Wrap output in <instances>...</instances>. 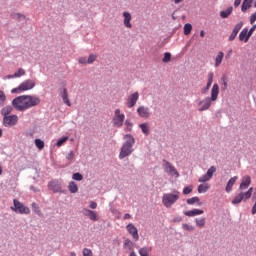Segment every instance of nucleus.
Wrapping results in <instances>:
<instances>
[{
	"label": "nucleus",
	"mask_w": 256,
	"mask_h": 256,
	"mask_svg": "<svg viewBox=\"0 0 256 256\" xmlns=\"http://www.w3.org/2000/svg\"><path fill=\"white\" fill-rule=\"evenodd\" d=\"M41 104V98L39 96L33 95H22L13 99L12 107L16 109V111H27V109H31L33 107H37V105Z\"/></svg>",
	"instance_id": "obj_1"
},
{
	"label": "nucleus",
	"mask_w": 256,
	"mask_h": 256,
	"mask_svg": "<svg viewBox=\"0 0 256 256\" xmlns=\"http://www.w3.org/2000/svg\"><path fill=\"white\" fill-rule=\"evenodd\" d=\"M219 97V85L214 84L211 90V97H206L203 100L198 102V105L200 106L198 108V111H207L211 107L212 101H217V98Z\"/></svg>",
	"instance_id": "obj_2"
},
{
	"label": "nucleus",
	"mask_w": 256,
	"mask_h": 256,
	"mask_svg": "<svg viewBox=\"0 0 256 256\" xmlns=\"http://www.w3.org/2000/svg\"><path fill=\"white\" fill-rule=\"evenodd\" d=\"M125 143L122 145L120 150L119 159H125L133 153V145H135V138L131 134H126L124 136Z\"/></svg>",
	"instance_id": "obj_3"
},
{
	"label": "nucleus",
	"mask_w": 256,
	"mask_h": 256,
	"mask_svg": "<svg viewBox=\"0 0 256 256\" xmlns=\"http://www.w3.org/2000/svg\"><path fill=\"white\" fill-rule=\"evenodd\" d=\"M177 201H179V191H176L174 194L166 193L162 196V203L164 207H167L168 209L175 205Z\"/></svg>",
	"instance_id": "obj_4"
},
{
	"label": "nucleus",
	"mask_w": 256,
	"mask_h": 256,
	"mask_svg": "<svg viewBox=\"0 0 256 256\" xmlns=\"http://www.w3.org/2000/svg\"><path fill=\"white\" fill-rule=\"evenodd\" d=\"M252 195L253 187H250L247 192H240L238 195H236L232 200V205H239L241 201H247L251 199Z\"/></svg>",
	"instance_id": "obj_5"
},
{
	"label": "nucleus",
	"mask_w": 256,
	"mask_h": 256,
	"mask_svg": "<svg viewBox=\"0 0 256 256\" xmlns=\"http://www.w3.org/2000/svg\"><path fill=\"white\" fill-rule=\"evenodd\" d=\"M13 203L14 206L11 207V210L14 211L15 213H20V215H29L31 213L29 207L25 206L19 200L14 199Z\"/></svg>",
	"instance_id": "obj_6"
},
{
	"label": "nucleus",
	"mask_w": 256,
	"mask_h": 256,
	"mask_svg": "<svg viewBox=\"0 0 256 256\" xmlns=\"http://www.w3.org/2000/svg\"><path fill=\"white\" fill-rule=\"evenodd\" d=\"M35 87V81L28 79L22 82L17 88L11 90V93H23V91H30Z\"/></svg>",
	"instance_id": "obj_7"
},
{
	"label": "nucleus",
	"mask_w": 256,
	"mask_h": 256,
	"mask_svg": "<svg viewBox=\"0 0 256 256\" xmlns=\"http://www.w3.org/2000/svg\"><path fill=\"white\" fill-rule=\"evenodd\" d=\"M112 123L114 127H117V128L123 127V123H125V114L121 113V109L117 108L114 111Z\"/></svg>",
	"instance_id": "obj_8"
},
{
	"label": "nucleus",
	"mask_w": 256,
	"mask_h": 256,
	"mask_svg": "<svg viewBox=\"0 0 256 256\" xmlns=\"http://www.w3.org/2000/svg\"><path fill=\"white\" fill-rule=\"evenodd\" d=\"M19 121V117L17 115H9L3 118L4 127H15Z\"/></svg>",
	"instance_id": "obj_9"
},
{
	"label": "nucleus",
	"mask_w": 256,
	"mask_h": 256,
	"mask_svg": "<svg viewBox=\"0 0 256 256\" xmlns=\"http://www.w3.org/2000/svg\"><path fill=\"white\" fill-rule=\"evenodd\" d=\"M163 167H164V171H166V173H168V175H172L174 177H179V172L177 171V169L175 168V166H173L169 161L167 160H163Z\"/></svg>",
	"instance_id": "obj_10"
},
{
	"label": "nucleus",
	"mask_w": 256,
	"mask_h": 256,
	"mask_svg": "<svg viewBox=\"0 0 256 256\" xmlns=\"http://www.w3.org/2000/svg\"><path fill=\"white\" fill-rule=\"evenodd\" d=\"M137 101H139V92L130 94L126 101V107H128V109H132V107L137 105Z\"/></svg>",
	"instance_id": "obj_11"
},
{
	"label": "nucleus",
	"mask_w": 256,
	"mask_h": 256,
	"mask_svg": "<svg viewBox=\"0 0 256 256\" xmlns=\"http://www.w3.org/2000/svg\"><path fill=\"white\" fill-rule=\"evenodd\" d=\"M137 113L142 119H149L151 117V111L147 106H139L137 108Z\"/></svg>",
	"instance_id": "obj_12"
},
{
	"label": "nucleus",
	"mask_w": 256,
	"mask_h": 256,
	"mask_svg": "<svg viewBox=\"0 0 256 256\" xmlns=\"http://www.w3.org/2000/svg\"><path fill=\"white\" fill-rule=\"evenodd\" d=\"M126 229L128 233L132 235L134 241H139V231L137 230V227H135V225L130 223L126 226Z\"/></svg>",
	"instance_id": "obj_13"
},
{
	"label": "nucleus",
	"mask_w": 256,
	"mask_h": 256,
	"mask_svg": "<svg viewBox=\"0 0 256 256\" xmlns=\"http://www.w3.org/2000/svg\"><path fill=\"white\" fill-rule=\"evenodd\" d=\"M48 188L53 191V193L61 192V181L52 180L48 183Z\"/></svg>",
	"instance_id": "obj_14"
},
{
	"label": "nucleus",
	"mask_w": 256,
	"mask_h": 256,
	"mask_svg": "<svg viewBox=\"0 0 256 256\" xmlns=\"http://www.w3.org/2000/svg\"><path fill=\"white\" fill-rule=\"evenodd\" d=\"M82 213L85 217H89L91 221H99V216L97 215V212L93 210L84 208Z\"/></svg>",
	"instance_id": "obj_15"
},
{
	"label": "nucleus",
	"mask_w": 256,
	"mask_h": 256,
	"mask_svg": "<svg viewBox=\"0 0 256 256\" xmlns=\"http://www.w3.org/2000/svg\"><path fill=\"white\" fill-rule=\"evenodd\" d=\"M249 185H251V176H248V175L244 176L239 186L240 191H243L244 189H248Z\"/></svg>",
	"instance_id": "obj_16"
},
{
	"label": "nucleus",
	"mask_w": 256,
	"mask_h": 256,
	"mask_svg": "<svg viewBox=\"0 0 256 256\" xmlns=\"http://www.w3.org/2000/svg\"><path fill=\"white\" fill-rule=\"evenodd\" d=\"M123 17H124V27H126L127 29H132L133 28V24H131V13L129 12H123Z\"/></svg>",
	"instance_id": "obj_17"
},
{
	"label": "nucleus",
	"mask_w": 256,
	"mask_h": 256,
	"mask_svg": "<svg viewBox=\"0 0 256 256\" xmlns=\"http://www.w3.org/2000/svg\"><path fill=\"white\" fill-rule=\"evenodd\" d=\"M238 179H239V177H237V176H234L229 179V181L227 182L226 188H225L226 193H231V191H233V185H235V183L237 182Z\"/></svg>",
	"instance_id": "obj_18"
},
{
	"label": "nucleus",
	"mask_w": 256,
	"mask_h": 256,
	"mask_svg": "<svg viewBox=\"0 0 256 256\" xmlns=\"http://www.w3.org/2000/svg\"><path fill=\"white\" fill-rule=\"evenodd\" d=\"M250 37L251 36H249V29L244 28L239 34V41H244V43H247Z\"/></svg>",
	"instance_id": "obj_19"
},
{
	"label": "nucleus",
	"mask_w": 256,
	"mask_h": 256,
	"mask_svg": "<svg viewBox=\"0 0 256 256\" xmlns=\"http://www.w3.org/2000/svg\"><path fill=\"white\" fill-rule=\"evenodd\" d=\"M203 213H205V211L199 210V209H193V210L184 212V215H186V217H195L197 215H203Z\"/></svg>",
	"instance_id": "obj_20"
},
{
	"label": "nucleus",
	"mask_w": 256,
	"mask_h": 256,
	"mask_svg": "<svg viewBox=\"0 0 256 256\" xmlns=\"http://www.w3.org/2000/svg\"><path fill=\"white\" fill-rule=\"evenodd\" d=\"M151 251H153V248H151V246H145L141 248L138 253L140 256H151Z\"/></svg>",
	"instance_id": "obj_21"
},
{
	"label": "nucleus",
	"mask_w": 256,
	"mask_h": 256,
	"mask_svg": "<svg viewBox=\"0 0 256 256\" xmlns=\"http://www.w3.org/2000/svg\"><path fill=\"white\" fill-rule=\"evenodd\" d=\"M225 57V53L222 51L218 52L216 58H215V67H219L221 63H223V58Z\"/></svg>",
	"instance_id": "obj_22"
},
{
	"label": "nucleus",
	"mask_w": 256,
	"mask_h": 256,
	"mask_svg": "<svg viewBox=\"0 0 256 256\" xmlns=\"http://www.w3.org/2000/svg\"><path fill=\"white\" fill-rule=\"evenodd\" d=\"M62 99L65 105H67L68 107H71V101H69V94L67 93V88L63 89Z\"/></svg>",
	"instance_id": "obj_23"
},
{
	"label": "nucleus",
	"mask_w": 256,
	"mask_h": 256,
	"mask_svg": "<svg viewBox=\"0 0 256 256\" xmlns=\"http://www.w3.org/2000/svg\"><path fill=\"white\" fill-rule=\"evenodd\" d=\"M11 113H13V106H5L1 110V114L3 115V117H9Z\"/></svg>",
	"instance_id": "obj_24"
},
{
	"label": "nucleus",
	"mask_w": 256,
	"mask_h": 256,
	"mask_svg": "<svg viewBox=\"0 0 256 256\" xmlns=\"http://www.w3.org/2000/svg\"><path fill=\"white\" fill-rule=\"evenodd\" d=\"M23 75H25V70L23 68H19L13 75H8L6 77L7 79H14V77H23Z\"/></svg>",
	"instance_id": "obj_25"
},
{
	"label": "nucleus",
	"mask_w": 256,
	"mask_h": 256,
	"mask_svg": "<svg viewBox=\"0 0 256 256\" xmlns=\"http://www.w3.org/2000/svg\"><path fill=\"white\" fill-rule=\"evenodd\" d=\"M253 3V0H244L242 3L241 11L245 13L247 9H251V4Z\"/></svg>",
	"instance_id": "obj_26"
},
{
	"label": "nucleus",
	"mask_w": 256,
	"mask_h": 256,
	"mask_svg": "<svg viewBox=\"0 0 256 256\" xmlns=\"http://www.w3.org/2000/svg\"><path fill=\"white\" fill-rule=\"evenodd\" d=\"M211 189V186L209 184H200L198 186V193H207Z\"/></svg>",
	"instance_id": "obj_27"
},
{
	"label": "nucleus",
	"mask_w": 256,
	"mask_h": 256,
	"mask_svg": "<svg viewBox=\"0 0 256 256\" xmlns=\"http://www.w3.org/2000/svg\"><path fill=\"white\" fill-rule=\"evenodd\" d=\"M231 13H233V7H229L227 10L221 11L220 17H222V19H227Z\"/></svg>",
	"instance_id": "obj_28"
},
{
	"label": "nucleus",
	"mask_w": 256,
	"mask_h": 256,
	"mask_svg": "<svg viewBox=\"0 0 256 256\" xmlns=\"http://www.w3.org/2000/svg\"><path fill=\"white\" fill-rule=\"evenodd\" d=\"M214 76H215V74H213V72H210L208 74V82H207L205 91H209V89H211V85H213V77Z\"/></svg>",
	"instance_id": "obj_29"
},
{
	"label": "nucleus",
	"mask_w": 256,
	"mask_h": 256,
	"mask_svg": "<svg viewBox=\"0 0 256 256\" xmlns=\"http://www.w3.org/2000/svg\"><path fill=\"white\" fill-rule=\"evenodd\" d=\"M214 76H215V74H213V72H210L208 74V82H207L205 91H209V89H211V85H213V77Z\"/></svg>",
	"instance_id": "obj_30"
},
{
	"label": "nucleus",
	"mask_w": 256,
	"mask_h": 256,
	"mask_svg": "<svg viewBox=\"0 0 256 256\" xmlns=\"http://www.w3.org/2000/svg\"><path fill=\"white\" fill-rule=\"evenodd\" d=\"M139 127L142 130V133H144V135H149V133H150L149 123L140 124Z\"/></svg>",
	"instance_id": "obj_31"
},
{
	"label": "nucleus",
	"mask_w": 256,
	"mask_h": 256,
	"mask_svg": "<svg viewBox=\"0 0 256 256\" xmlns=\"http://www.w3.org/2000/svg\"><path fill=\"white\" fill-rule=\"evenodd\" d=\"M68 189L70 193H77V191H79V187H77V184L75 182H70Z\"/></svg>",
	"instance_id": "obj_32"
},
{
	"label": "nucleus",
	"mask_w": 256,
	"mask_h": 256,
	"mask_svg": "<svg viewBox=\"0 0 256 256\" xmlns=\"http://www.w3.org/2000/svg\"><path fill=\"white\" fill-rule=\"evenodd\" d=\"M186 203H187L188 205H194V203H198V205H201V202H200V200H199V197H197V196L187 199V200H186Z\"/></svg>",
	"instance_id": "obj_33"
},
{
	"label": "nucleus",
	"mask_w": 256,
	"mask_h": 256,
	"mask_svg": "<svg viewBox=\"0 0 256 256\" xmlns=\"http://www.w3.org/2000/svg\"><path fill=\"white\" fill-rule=\"evenodd\" d=\"M195 223L199 229H202V227H205L206 220L205 218H196Z\"/></svg>",
	"instance_id": "obj_34"
},
{
	"label": "nucleus",
	"mask_w": 256,
	"mask_h": 256,
	"mask_svg": "<svg viewBox=\"0 0 256 256\" xmlns=\"http://www.w3.org/2000/svg\"><path fill=\"white\" fill-rule=\"evenodd\" d=\"M191 31H193V25L187 23L184 25V35H191Z\"/></svg>",
	"instance_id": "obj_35"
},
{
	"label": "nucleus",
	"mask_w": 256,
	"mask_h": 256,
	"mask_svg": "<svg viewBox=\"0 0 256 256\" xmlns=\"http://www.w3.org/2000/svg\"><path fill=\"white\" fill-rule=\"evenodd\" d=\"M35 145H36L37 149H39L40 151L45 148V142H43V140H41V139H36Z\"/></svg>",
	"instance_id": "obj_36"
},
{
	"label": "nucleus",
	"mask_w": 256,
	"mask_h": 256,
	"mask_svg": "<svg viewBox=\"0 0 256 256\" xmlns=\"http://www.w3.org/2000/svg\"><path fill=\"white\" fill-rule=\"evenodd\" d=\"M124 247H125V249H128L129 251H133V242H131L129 239H125Z\"/></svg>",
	"instance_id": "obj_37"
},
{
	"label": "nucleus",
	"mask_w": 256,
	"mask_h": 256,
	"mask_svg": "<svg viewBox=\"0 0 256 256\" xmlns=\"http://www.w3.org/2000/svg\"><path fill=\"white\" fill-rule=\"evenodd\" d=\"M6 101H7V96L5 95V92L0 90V107H3Z\"/></svg>",
	"instance_id": "obj_38"
},
{
	"label": "nucleus",
	"mask_w": 256,
	"mask_h": 256,
	"mask_svg": "<svg viewBox=\"0 0 256 256\" xmlns=\"http://www.w3.org/2000/svg\"><path fill=\"white\" fill-rule=\"evenodd\" d=\"M67 141H69V137H62L60 140L57 141L56 146L62 147L65 143H67Z\"/></svg>",
	"instance_id": "obj_39"
},
{
	"label": "nucleus",
	"mask_w": 256,
	"mask_h": 256,
	"mask_svg": "<svg viewBox=\"0 0 256 256\" xmlns=\"http://www.w3.org/2000/svg\"><path fill=\"white\" fill-rule=\"evenodd\" d=\"M95 61H97V55L90 54L88 59H87V64L91 65V64L95 63Z\"/></svg>",
	"instance_id": "obj_40"
},
{
	"label": "nucleus",
	"mask_w": 256,
	"mask_h": 256,
	"mask_svg": "<svg viewBox=\"0 0 256 256\" xmlns=\"http://www.w3.org/2000/svg\"><path fill=\"white\" fill-rule=\"evenodd\" d=\"M243 28V22H239L235 25L234 29L232 30L233 33H236L238 35L239 31Z\"/></svg>",
	"instance_id": "obj_41"
},
{
	"label": "nucleus",
	"mask_w": 256,
	"mask_h": 256,
	"mask_svg": "<svg viewBox=\"0 0 256 256\" xmlns=\"http://www.w3.org/2000/svg\"><path fill=\"white\" fill-rule=\"evenodd\" d=\"M215 171H217V168H215V166H211V167L207 170L206 175H207L210 179H212L213 173H215Z\"/></svg>",
	"instance_id": "obj_42"
},
{
	"label": "nucleus",
	"mask_w": 256,
	"mask_h": 256,
	"mask_svg": "<svg viewBox=\"0 0 256 256\" xmlns=\"http://www.w3.org/2000/svg\"><path fill=\"white\" fill-rule=\"evenodd\" d=\"M72 179H73L74 181H83V175H82L81 173H79V172L74 173V174L72 175Z\"/></svg>",
	"instance_id": "obj_43"
},
{
	"label": "nucleus",
	"mask_w": 256,
	"mask_h": 256,
	"mask_svg": "<svg viewBox=\"0 0 256 256\" xmlns=\"http://www.w3.org/2000/svg\"><path fill=\"white\" fill-rule=\"evenodd\" d=\"M221 79H222L221 89L222 91H227V76H223Z\"/></svg>",
	"instance_id": "obj_44"
},
{
	"label": "nucleus",
	"mask_w": 256,
	"mask_h": 256,
	"mask_svg": "<svg viewBox=\"0 0 256 256\" xmlns=\"http://www.w3.org/2000/svg\"><path fill=\"white\" fill-rule=\"evenodd\" d=\"M199 183H207V181H211V178L208 177L207 174L201 176L199 179H198Z\"/></svg>",
	"instance_id": "obj_45"
},
{
	"label": "nucleus",
	"mask_w": 256,
	"mask_h": 256,
	"mask_svg": "<svg viewBox=\"0 0 256 256\" xmlns=\"http://www.w3.org/2000/svg\"><path fill=\"white\" fill-rule=\"evenodd\" d=\"M191 193H193V186H188V187H185L184 189H183V194L184 195H189V194H191Z\"/></svg>",
	"instance_id": "obj_46"
},
{
	"label": "nucleus",
	"mask_w": 256,
	"mask_h": 256,
	"mask_svg": "<svg viewBox=\"0 0 256 256\" xmlns=\"http://www.w3.org/2000/svg\"><path fill=\"white\" fill-rule=\"evenodd\" d=\"M163 63H169V61H171V53L166 52L164 54V58L162 59Z\"/></svg>",
	"instance_id": "obj_47"
},
{
	"label": "nucleus",
	"mask_w": 256,
	"mask_h": 256,
	"mask_svg": "<svg viewBox=\"0 0 256 256\" xmlns=\"http://www.w3.org/2000/svg\"><path fill=\"white\" fill-rule=\"evenodd\" d=\"M125 125H126L125 131H131L133 129V123H131V121L126 120Z\"/></svg>",
	"instance_id": "obj_48"
},
{
	"label": "nucleus",
	"mask_w": 256,
	"mask_h": 256,
	"mask_svg": "<svg viewBox=\"0 0 256 256\" xmlns=\"http://www.w3.org/2000/svg\"><path fill=\"white\" fill-rule=\"evenodd\" d=\"M83 256H93V251L89 248L83 249Z\"/></svg>",
	"instance_id": "obj_49"
},
{
	"label": "nucleus",
	"mask_w": 256,
	"mask_h": 256,
	"mask_svg": "<svg viewBox=\"0 0 256 256\" xmlns=\"http://www.w3.org/2000/svg\"><path fill=\"white\" fill-rule=\"evenodd\" d=\"M182 228L185 230V231H195V227L189 225V224H183L182 225Z\"/></svg>",
	"instance_id": "obj_50"
},
{
	"label": "nucleus",
	"mask_w": 256,
	"mask_h": 256,
	"mask_svg": "<svg viewBox=\"0 0 256 256\" xmlns=\"http://www.w3.org/2000/svg\"><path fill=\"white\" fill-rule=\"evenodd\" d=\"M32 209L35 211V213H37V215H41V210L39 209L37 203H32Z\"/></svg>",
	"instance_id": "obj_51"
},
{
	"label": "nucleus",
	"mask_w": 256,
	"mask_h": 256,
	"mask_svg": "<svg viewBox=\"0 0 256 256\" xmlns=\"http://www.w3.org/2000/svg\"><path fill=\"white\" fill-rule=\"evenodd\" d=\"M66 159L68 161H73V159H75V153H73V151L68 152V154L66 155Z\"/></svg>",
	"instance_id": "obj_52"
},
{
	"label": "nucleus",
	"mask_w": 256,
	"mask_h": 256,
	"mask_svg": "<svg viewBox=\"0 0 256 256\" xmlns=\"http://www.w3.org/2000/svg\"><path fill=\"white\" fill-rule=\"evenodd\" d=\"M256 21V12L253 13L250 17V25H253Z\"/></svg>",
	"instance_id": "obj_53"
},
{
	"label": "nucleus",
	"mask_w": 256,
	"mask_h": 256,
	"mask_svg": "<svg viewBox=\"0 0 256 256\" xmlns=\"http://www.w3.org/2000/svg\"><path fill=\"white\" fill-rule=\"evenodd\" d=\"M79 63H80L81 65H87V64H88V63H87V58H85V57L79 58Z\"/></svg>",
	"instance_id": "obj_54"
},
{
	"label": "nucleus",
	"mask_w": 256,
	"mask_h": 256,
	"mask_svg": "<svg viewBox=\"0 0 256 256\" xmlns=\"http://www.w3.org/2000/svg\"><path fill=\"white\" fill-rule=\"evenodd\" d=\"M237 37V33L233 32L231 33L230 37H229V41H235V38Z\"/></svg>",
	"instance_id": "obj_55"
},
{
	"label": "nucleus",
	"mask_w": 256,
	"mask_h": 256,
	"mask_svg": "<svg viewBox=\"0 0 256 256\" xmlns=\"http://www.w3.org/2000/svg\"><path fill=\"white\" fill-rule=\"evenodd\" d=\"M256 29V25H254L253 27L250 28V30L248 31V35L251 37V35H253V33L255 32Z\"/></svg>",
	"instance_id": "obj_56"
},
{
	"label": "nucleus",
	"mask_w": 256,
	"mask_h": 256,
	"mask_svg": "<svg viewBox=\"0 0 256 256\" xmlns=\"http://www.w3.org/2000/svg\"><path fill=\"white\" fill-rule=\"evenodd\" d=\"M90 209H97V203L96 202H90Z\"/></svg>",
	"instance_id": "obj_57"
},
{
	"label": "nucleus",
	"mask_w": 256,
	"mask_h": 256,
	"mask_svg": "<svg viewBox=\"0 0 256 256\" xmlns=\"http://www.w3.org/2000/svg\"><path fill=\"white\" fill-rule=\"evenodd\" d=\"M239 5H241V0H235L234 7H239Z\"/></svg>",
	"instance_id": "obj_58"
},
{
	"label": "nucleus",
	"mask_w": 256,
	"mask_h": 256,
	"mask_svg": "<svg viewBox=\"0 0 256 256\" xmlns=\"http://www.w3.org/2000/svg\"><path fill=\"white\" fill-rule=\"evenodd\" d=\"M17 19H25L23 14H16Z\"/></svg>",
	"instance_id": "obj_59"
},
{
	"label": "nucleus",
	"mask_w": 256,
	"mask_h": 256,
	"mask_svg": "<svg viewBox=\"0 0 256 256\" xmlns=\"http://www.w3.org/2000/svg\"><path fill=\"white\" fill-rule=\"evenodd\" d=\"M124 219H131V214H129V213L125 214Z\"/></svg>",
	"instance_id": "obj_60"
},
{
	"label": "nucleus",
	"mask_w": 256,
	"mask_h": 256,
	"mask_svg": "<svg viewBox=\"0 0 256 256\" xmlns=\"http://www.w3.org/2000/svg\"><path fill=\"white\" fill-rule=\"evenodd\" d=\"M181 2H183V0H174V3H175L176 5H179V3H181Z\"/></svg>",
	"instance_id": "obj_61"
},
{
	"label": "nucleus",
	"mask_w": 256,
	"mask_h": 256,
	"mask_svg": "<svg viewBox=\"0 0 256 256\" xmlns=\"http://www.w3.org/2000/svg\"><path fill=\"white\" fill-rule=\"evenodd\" d=\"M200 37H205V31L201 30Z\"/></svg>",
	"instance_id": "obj_62"
},
{
	"label": "nucleus",
	"mask_w": 256,
	"mask_h": 256,
	"mask_svg": "<svg viewBox=\"0 0 256 256\" xmlns=\"http://www.w3.org/2000/svg\"><path fill=\"white\" fill-rule=\"evenodd\" d=\"M129 256H137V253H135V251H132Z\"/></svg>",
	"instance_id": "obj_63"
},
{
	"label": "nucleus",
	"mask_w": 256,
	"mask_h": 256,
	"mask_svg": "<svg viewBox=\"0 0 256 256\" xmlns=\"http://www.w3.org/2000/svg\"><path fill=\"white\" fill-rule=\"evenodd\" d=\"M70 256H77V254L75 252H71Z\"/></svg>",
	"instance_id": "obj_64"
}]
</instances>
